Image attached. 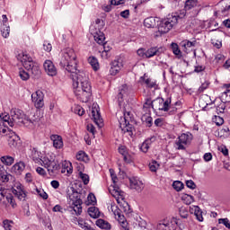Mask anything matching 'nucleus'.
Here are the masks:
<instances>
[{"mask_svg":"<svg viewBox=\"0 0 230 230\" xmlns=\"http://www.w3.org/2000/svg\"><path fill=\"white\" fill-rule=\"evenodd\" d=\"M152 139L154 138H147L142 143L140 150L144 152V154H146V152H148V150L150 149V146H152V143H154Z\"/></svg>","mask_w":230,"mask_h":230,"instance_id":"26","label":"nucleus"},{"mask_svg":"<svg viewBox=\"0 0 230 230\" xmlns=\"http://www.w3.org/2000/svg\"><path fill=\"white\" fill-rule=\"evenodd\" d=\"M88 215L91 217V218H99L100 209H98L96 207H90L88 208Z\"/></svg>","mask_w":230,"mask_h":230,"instance_id":"30","label":"nucleus"},{"mask_svg":"<svg viewBox=\"0 0 230 230\" xmlns=\"http://www.w3.org/2000/svg\"><path fill=\"white\" fill-rule=\"evenodd\" d=\"M16 189H13V193L17 197L18 200H26V197H28V192L24 190V186L22 184H18L15 186Z\"/></svg>","mask_w":230,"mask_h":230,"instance_id":"15","label":"nucleus"},{"mask_svg":"<svg viewBox=\"0 0 230 230\" xmlns=\"http://www.w3.org/2000/svg\"><path fill=\"white\" fill-rule=\"evenodd\" d=\"M78 226L84 230H89L91 229V226H89V225L87 223H85V221H84L83 219H78L77 221Z\"/></svg>","mask_w":230,"mask_h":230,"instance_id":"49","label":"nucleus"},{"mask_svg":"<svg viewBox=\"0 0 230 230\" xmlns=\"http://www.w3.org/2000/svg\"><path fill=\"white\" fill-rule=\"evenodd\" d=\"M31 101L34 102L36 109H42L44 107V93L38 90L31 94Z\"/></svg>","mask_w":230,"mask_h":230,"instance_id":"14","label":"nucleus"},{"mask_svg":"<svg viewBox=\"0 0 230 230\" xmlns=\"http://www.w3.org/2000/svg\"><path fill=\"white\" fill-rule=\"evenodd\" d=\"M219 224H224V226H225L227 229H230L229 219H227V218H221V219H219Z\"/></svg>","mask_w":230,"mask_h":230,"instance_id":"59","label":"nucleus"},{"mask_svg":"<svg viewBox=\"0 0 230 230\" xmlns=\"http://www.w3.org/2000/svg\"><path fill=\"white\" fill-rule=\"evenodd\" d=\"M181 16L177 13L169 14L165 19L162 20L158 24V31L160 33H168L177 22H179Z\"/></svg>","mask_w":230,"mask_h":230,"instance_id":"6","label":"nucleus"},{"mask_svg":"<svg viewBox=\"0 0 230 230\" xmlns=\"http://www.w3.org/2000/svg\"><path fill=\"white\" fill-rule=\"evenodd\" d=\"M87 130L88 132H90V134H92L93 136H94V134H96V128H94V126L93 124H88L87 125Z\"/></svg>","mask_w":230,"mask_h":230,"instance_id":"61","label":"nucleus"},{"mask_svg":"<svg viewBox=\"0 0 230 230\" xmlns=\"http://www.w3.org/2000/svg\"><path fill=\"white\" fill-rule=\"evenodd\" d=\"M77 161H82L83 163H89V155L84 151H79L75 155Z\"/></svg>","mask_w":230,"mask_h":230,"instance_id":"32","label":"nucleus"},{"mask_svg":"<svg viewBox=\"0 0 230 230\" xmlns=\"http://www.w3.org/2000/svg\"><path fill=\"white\" fill-rule=\"evenodd\" d=\"M51 141H53V146H55L56 148H62V146H64V142L62 141V137L58 136V135H52L50 137Z\"/></svg>","mask_w":230,"mask_h":230,"instance_id":"24","label":"nucleus"},{"mask_svg":"<svg viewBox=\"0 0 230 230\" xmlns=\"http://www.w3.org/2000/svg\"><path fill=\"white\" fill-rule=\"evenodd\" d=\"M171 48H172V53H174V55H176V56L181 55V49H179V45L177 43H172Z\"/></svg>","mask_w":230,"mask_h":230,"instance_id":"50","label":"nucleus"},{"mask_svg":"<svg viewBox=\"0 0 230 230\" xmlns=\"http://www.w3.org/2000/svg\"><path fill=\"white\" fill-rule=\"evenodd\" d=\"M186 186L190 190H195V188H197V184H195V181H193L192 180H188L186 181Z\"/></svg>","mask_w":230,"mask_h":230,"instance_id":"58","label":"nucleus"},{"mask_svg":"<svg viewBox=\"0 0 230 230\" xmlns=\"http://www.w3.org/2000/svg\"><path fill=\"white\" fill-rule=\"evenodd\" d=\"M95 42L97 44H104L105 43V34L102 32H99L98 34L93 35Z\"/></svg>","mask_w":230,"mask_h":230,"instance_id":"34","label":"nucleus"},{"mask_svg":"<svg viewBox=\"0 0 230 230\" xmlns=\"http://www.w3.org/2000/svg\"><path fill=\"white\" fill-rule=\"evenodd\" d=\"M5 199L9 204H11L12 208H16L17 204L15 203V199H13V196L12 194L5 195Z\"/></svg>","mask_w":230,"mask_h":230,"instance_id":"45","label":"nucleus"},{"mask_svg":"<svg viewBox=\"0 0 230 230\" xmlns=\"http://www.w3.org/2000/svg\"><path fill=\"white\" fill-rule=\"evenodd\" d=\"M79 179L83 181L84 184H89V176L86 173L79 172Z\"/></svg>","mask_w":230,"mask_h":230,"instance_id":"47","label":"nucleus"},{"mask_svg":"<svg viewBox=\"0 0 230 230\" xmlns=\"http://www.w3.org/2000/svg\"><path fill=\"white\" fill-rule=\"evenodd\" d=\"M179 213L181 218H188V217H190V214L188 213V209L184 207L180 208Z\"/></svg>","mask_w":230,"mask_h":230,"instance_id":"44","label":"nucleus"},{"mask_svg":"<svg viewBox=\"0 0 230 230\" xmlns=\"http://www.w3.org/2000/svg\"><path fill=\"white\" fill-rule=\"evenodd\" d=\"M145 84L149 89H157V83L150 78L146 79Z\"/></svg>","mask_w":230,"mask_h":230,"instance_id":"39","label":"nucleus"},{"mask_svg":"<svg viewBox=\"0 0 230 230\" xmlns=\"http://www.w3.org/2000/svg\"><path fill=\"white\" fill-rule=\"evenodd\" d=\"M177 227V219H164L156 226L157 230H175Z\"/></svg>","mask_w":230,"mask_h":230,"instance_id":"11","label":"nucleus"},{"mask_svg":"<svg viewBox=\"0 0 230 230\" xmlns=\"http://www.w3.org/2000/svg\"><path fill=\"white\" fill-rule=\"evenodd\" d=\"M181 200L182 202H184V204H186L187 206H190V204H191L192 202L195 201V199H193V196L189 195V194H183L181 196Z\"/></svg>","mask_w":230,"mask_h":230,"instance_id":"35","label":"nucleus"},{"mask_svg":"<svg viewBox=\"0 0 230 230\" xmlns=\"http://www.w3.org/2000/svg\"><path fill=\"white\" fill-rule=\"evenodd\" d=\"M1 177H2L3 182H8V181H10V178H12V175L5 172V173H2Z\"/></svg>","mask_w":230,"mask_h":230,"instance_id":"62","label":"nucleus"},{"mask_svg":"<svg viewBox=\"0 0 230 230\" xmlns=\"http://www.w3.org/2000/svg\"><path fill=\"white\" fill-rule=\"evenodd\" d=\"M113 213H114L115 217H118V220H119L121 227L124 230H129L128 223L127 222V220H125V216L121 215V212H119V209L116 208Z\"/></svg>","mask_w":230,"mask_h":230,"instance_id":"22","label":"nucleus"},{"mask_svg":"<svg viewBox=\"0 0 230 230\" xmlns=\"http://www.w3.org/2000/svg\"><path fill=\"white\" fill-rule=\"evenodd\" d=\"M43 48H44V49H45L48 53H49V51H51V49H53V47L51 46V44H50V43H48V41H45V42L43 43Z\"/></svg>","mask_w":230,"mask_h":230,"instance_id":"63","label":"nucleus"},{"mask_svg":"<svg viewBox=\"0 0 230 230\" xmlns=\"http://www.w3.org/2000/svg\"><path fill=\"white\" fill-rule=\"evenodd\" d=\"M88 62L90 66H92L93 71H98L100 69V63H98V58H96L95 57H90L88 58Z\"/></svg>","mask_w":230,"mask_h":230,"instance_id":"29","label":"nucleus"},{"mask_svg":"<svg viewBox=\"0 0 230 230\" xmlns=\"http://www.w3.org/2000/svg\"><path fill=\"white\" fill-rule=\"evenodd\" d=\"M90 33L93 36L98 35V33H102V31L100 30V26H98V25H92L90 27Z\"/></svg>","mask_w":230,"mask_h":230,"instance_id":"43","label":"nucleus"},{"mask_svg":"<svg viewBox=\"0 0 230 230\" xmlns=\"http://www.w3.org/2000/svg\"><path fill=\"white\" fill-rule=\"evenodd\" d=\"M194 215H195L197 220H199V222L204 221V217H202V210L200 209L199 207H198V209H196V212H194Z\"/></svg>","mask_w":230,"mask_h":230,"instance_id":"46","label":"nucleus"},{"mask_svg":"<svg viewBox=\"0 0 230 230\" xmlns=\"http://www.w3.org/2000/svg\"><path fill=\"white\" fill-rule=\"evenodd\" d=\"M19 76L21 80H23V82H26V80H30V74L26 72L24 69H20Z\"/></svg>","mask_w":230,"mask_h":230,"instance_id":"41","label":"nucleus"},{"mask_svg":"<svg viewBox=\"0 0 230 230\" xmlns=\"http://www.w3.org/2000/svg\"><path fill=\"white\" fill-rule=\"evenodd\" d=\"M181 48H182L183 51H188L190 48H195L197 46V40L190 41L188 40H184L180 43Z\"/></svg>","mask_w":230,"mask_h":230,"instance_id":"25","label":"nucleus"},{"mask_svg":"<svg viewBox=\"0 0 230 230\" xmlns=\"http://www.w3.org/2000/svg\"><path fill=\"white\" fill-rule=\"evenodd\" d=\"M92 118L97 127H99L100 128L103 127V119H102V115L100 114V106L94 103L92 107Z\"/></svg>","mask_w":230,"mask_h":230,"instance_id":"13","label":"nucleus"},{"mask_svg":"<svg viewBox=\"0 0 230 230\" xmlns=\"http://www.w3.org/2000/svg\"><path fill=\"white\" fill-rule=\"evenodd\" d=\"M123 88L120 90V92L118 94V99L119 102L123 101V96H125V93L127 91V86H122Z\"/></svg>","mask_w":230,"mask_h":230,"instance_id":"55","label":"nucleus"},{"mask_svg":"<svg viewBox=\"0 0 230 230\" xmlns=\"http://www.w3.org/2000/svg\"><path fill=\"white\" fill-rule=\"evenodd\" d=\"M25 168L24 163L20 162L15 164L13 167H12V172H13L14 173H16L17 175H20V173L22 172H23Z\"/></svg>","mask_w":230,"mask_h":230,"instance_id":"27","label":"nucleus"},{"mask_svg":"<svg viewBox=\"0 0 230 230\" xmlns=\"http://www.w3.org/2000/svg\"><path fill=\"white\" fill-rule=\"evenodd\" d=\"M111 69L110 74L111 76H116L119 71H121V67H123V63L121 62V59H115L111 64Z\"/></svg>","mask_w":230,"mask_h":230,"instance_id":"17","label":"nucleus"},{"mask_svg":"<svg viewBox=\"0 0 230 230\" xmlns=\"http://www.w3.org/2000/svg\"><path fill=\"white\" fill-rule=\"evenodd\" d=\"M119 153L123 156L125 163H130L128 155H127V148L125 146L119 147Z\"/></svg>","mask_w":230,"mask_h":230,"instance_id":"37","label":"nucleus"},{"mask_svg":"<svg viewBox=\"0 0 230 230\" xmlns=\"http://www.w3.org/2000/svg\"><path fill=\"white\" fill-rule=\"evenodd\" d=\"M3 225H4V228L5 230H12V225H10V221L9 220H4L3 222Z\"/></svg>","mask_w":230,"mask_h":230,"instance_id":"64","label":"nucleus"},{"mask_svg":"<svg viewBox=\"0 0 230 230\" xmlns=\"http://www.w3.org/2000/svg\"><path fill=\"white\" fill-rule=\"evenodd\" d=\"M36 191H37L38 195L40 196L41 199H43V200H48V193H46V191H44V190L36 189Z\"/></svg>","mask_w":230,"mask_h":230,"instance_id":"52","label":"nucleus"},{"mask_svg":"<svg viewBox=\"0 0 230 230\" xmlns=\"http://www.w3.org/2000/svg\"><path fill=\"white\" fill-rule=\"evenodd\" d=\"M75 114H78V116H84V114H85V110H84V108L81 106H77L75 109Z\"/></svg>","mask_w":230,"mask_h":230,"instance_id":"56","label":"nucleus"},{"mask_svg":"<svg viewBox=\"0 0 230 230\" xmlns=\"http://www.w3.org/2000/svg\"><path fill=\"white\" fill-rule=\"evenodd\" d=\"M129 118H130V111H126L124 112L123 117L119 118V128L122 130V132H124V134L128 132V136H132V130L134 128L128 121Z\"/></svg>","mask_w":230,"mask_h":230,"instance_id":"10","label":"nucleus"},{"mask_svg":"<svg viewBox=\"0 0 230 230\" xmlns=\"http://www.w3.org/2000/svg\"><path fill=\"white\" fill-rule=\"evenodd\" d=\"M89 204H96V196L94 194L90 193L87 197Z\"/></svg>","mask_w":230,"mask_h":230,"instance_id":"57","label":"nucleus"},{"mask_svg":"<svg viewBox=\"0 0 230 230\" xmlns=\"http://www.w3.org/2000/svg\"><path fill=\"white\" fill-rule=\"evenodd\" d=\"M199 6V0H186L184 3V11L190 12V10H195Z\"/></svg>","mask_w":230,"mask_h":230,"instance_id":"23","label":"nucleus"},{"mask_svg":"<svg viewBox=\"0 0 230 230\" xmlns=\"http://www.w3.org/2000/svg\"><path fill=\"white\" fill-rule=\"evenodd\" d=\"M68 199V209L72 215H76L77 217L82 215V205L84 201L82 200V194H80L74 187H70L67 190Z\"/></svg>","mask_w":230,"mask_h":230,"instance_id":"3","label":"nucleus"},{"mask_svg":"<svg viewBox=\"0 0 230 230\" xmlns=\"http://www.w3.org/2000/svg\"><path fill=\"white\" fill-rule=\"evenodd\" d=\"M18 60H20L25 69L27 71H31L32 76L34 78H39L40 76V67L35 62H33V58L30 57V55L22 52L17 57Z\"/></svg>","mask_w":230,"mask_h":230,"instance_id":"5","label":"nucleus"},{"mask_svg":"<svg viewBox=\"0 0 230 230\" xmlns=\"http://www.w3.org/2000/svg\"><path fill=\"white\" fill-rule=\"evenodd\" d=\"M96 226L101 229H107V230H110L111 227V224L103 219H98L96 221Z\"/></svg>","mask_w":230,"mask_h":230,"instance_id":"33","label":"nucleus"},{"mask_svg":"<svg viewBox=\"0 0 230 230\" xmlns=\"http://www.w3.org/2000/svg\"><path fill=\"white\" fill-rule=\"evenodd\" d=\"M212 119H213V122L216 123L217 127L224 125V119L220 116H215Z\"/></svg>","mask_w":230,"mask_h":230,"instance_id":"48","label":"nucleus"},{"mask_svg":"<svg viewBox=\"0 0 230 230\" xmlns=\"http://www.w3.org/2000/svg\"><path fill=\"white\" fill-rule=\"evenodd\" d=\"M36 172L39 175H41V177H46V175H47L46 170H44V168H42V167H37Z\"/></svg>","mask_w":230,"mask_h":230,"instance_id":"60","label":"nucleus"},{"mask_svg":"<svg viewBox=\"0 0 230 230\" xmlns=\"http://www.w3.org/2000/svg\"><path fill=\"white\" fill-rule=\"evenodd\" d=\"M42 165L46 168L50 175H54L60 170V164L53 158L43 157Z\"/></svg>","mask_w":230,"mask_h":230,"instance_id":"9","label":"nucleus"},{"mask_svg":"<svg viewBox=\"0 0 230 230\" xmlns=\"http://www.w3.org/2000/svg\"><path fill=\"white\" fill-rule=\"evenodd\" d=\"M8 119H10V115L4 113L0 115V137L3 136V134H6Z\"/></svg>","mask_w":230,"mask_h":230,"instance_id":"18","label":"nucleus"},{"mask_svg":"<svg viewBox=\"0 0 230 230\" xmlns=\"http://www.w3.org/2000/svg\"><path fill=\"white\" fill-rule=\"evenodd\" d=\"M217 136L219 137H223V136H229V128L227 127H225L223 128H221L219 131H218V134Z\"/></svg>","mask_w":230,"mask_h":230,"instance_id":"51","label":"nucleus"},{"mask_svg":"<svg viewBox=\"0 0 230 230\" xmlns=\"http://www.w3.org/2000/svg\"><path fill=\"white\" fill-rule=\"evenodd\" d=\"M130 188L131 190H136V191H143L145 185L143 184V181H141L137 178H130Z\"/></svg>","mask_w":230,"mask_h":230,"instance_id":"20","label":"nucleus"},{"mask_svg":"<svg viewBox=\"0 0 230 230\" xmlns=\"http://www.w3.org/2000/svg\"><path fill=\"white\" fill-rule=\"evenodd\" d=\"M172 188L177 191H181L184 189V183L180 181H173Z\"/></svg>","mask_w":230,"mask_h":230,"instance_id":"42","label":"nucleus"},{"mask_svg":"<svg viewBox=\"0 0 230 230\" xmlns=\"http://www.w3.org/2000/svg\"><path fill=\"white\" fill-rule=\"evenodd\" d=\"M61 56L59 65L65 67L68 73H71L70 78L73 81L74 94L77 100H80L83 103H87L93 96V91L89 76L85 75V72L76 68L78 64L76 53L73 49L67 48L62 50Z\"/></svg>","mask_w":230,"mask_h":230,"instance_id":"1","label":"nucleus"},{"mask_svg":"<svg viewBox=\"0 0 230 230\" xmlns=\"http://www.w3.org/2000/svg\"><path fill=\"white\" fill-rule=\"evenodd\" d=\"M221 102L223 103H229L230 102V90H226L221 94Z\"/></svg>","mask_w":230,"mask_h":230,"instance_id":"38","label":"nucleus"},{"mask_svg":"<svg viewBox=\"0 0 230 230\" xmlns=\"http://www.w3.org/2000/svg\"><path fill=\"white\" fill-rule=\"evenodd\" d=\"M113 190H111V195L115 198L117 197H121V190L119 189V187H118L116 185V183H114V185L112 186Z\"/></svg>","mask_w":230,"mask_h":230,"instance_id":"40","label":"nucleus"},{"mask_svg":"<svg viewBox=\"0 0 230 230\" xmlns=\"http://www.w3.org/2000/svg\"><path fill=\"white\" fill-rule=\"evenodd\" d=\"M159 168V164H157L155 161H153L149 164V170L150 172H157V169Z\"/></svg>","mask_w":230,"mask_h":230,"instance_id":"53","label":"nucleus"},{"mask_svg":"<svg viewBox=\"0 0 230 230\" xmlns=\"http://www.w3.org/2000/svg\"><path fill=\"white\" fill-rule=\"evenodd\" d=\"M1 33L4 39H8V37H10V26L3 24L1 27Z\"/></svg>","mask_w":230,"mask_h":230,"instance_id":"36","label":"nucleus"},{"mask_svg":"<svg viewBox=\"0 0 230 230\" xmlns=\"http://www.w3.org/2000/svg\"><path fill=\"white\" fill-rule=\"evenodd\" d=\"M170 105H172L171 98L164 101V99L158 97L152 101V109L155 111H163L164 112H168V111H170Z\"/></svg>","mask_w":230,"mask_h":230,"instance_id":"8","label":"nucleus"},{"mask_svg":"<svg viewBox=\"0 0 230 230\" xmlns=\"http://www.w3.org/2000/svg\"><path fill=\"white\" fill-rule=\"evenodd\" d=\"M191 141H193V135L191 133H182L175 141L177 150H185L186 146L191 144Z\"/></svg>","mask_w":230,"mask_h":230,"instance_id":"7","label":"nucleus"},{"mask_svg":"<svg viewBox=\"0 0 230 230\" xmlns=\"http://www.w3.org/2000/svg\"><path fill=\"white\" fill-rule=\"evenodd\" d=\"M208 87H209V82L206 81L199 86V88L198 89V93H204V91H206Z\"/></svg>","mask_w":230,"mask_h":230,"instance_id":"54","label":"nucleus"},{"mask_svg":"<svg viewBox=\"0 0 230 230\" xmlns=\"http://www.w3.org/2000/svg\"><path fill=\"white\" fill-rule=\"evenodd\" d=\"M18 60H20L25 69L27 71H31L32 76L34 78H39L40 76V67L35 62H33V58L30 57V55L22 52L17 57Z\"/></svg>","mask_w":230,"mask_h":230,"instance_id":"4","label":"nucleus"},{"mask_svg":"<svg viewBox=\"0 0 230 230\" xmlns=\"http://www.w3.org/2000/svg\"><path fill=\"white\" fill-rule=\"evenodd\" d=\"M144 26H146V28H155V26H157V24L155 23V18L148 17L145 19Z\"/></svg>","mask_w":230,"mask_h":230,"instance_id":"31","label":"nucleus"},{"mask_svg":"<svg viewBox=\"0 0 230 230\" xmlns=\"http://www.w3.org/2000/svg\"><path fill=\"white\" fill-rule=\"evenodd\" d=\"M164 49L158 47H151L146 51V58H152V57H159Z\"/></svg>","mask_w":230,"mask_h":230,"instance_id":"19","label":"nucleus"},{"mask_svg":"<svg viewBox=\"0 0 230 230\" xmlns=\"http://www.w3.org/2000/svg\"><path fill=\"white\" fill-rule=\"evenodd\" d=\"M43 67L49 76H57V67L53 64V61L46 60L43 64Z\"/></svg>","mask_w":230,"mask_h":230,"instance_id":"16","label":"nucleus"},{"mask_svg":"<svg viewBox=\"0 0 230 230\" xmlns=\"http://www.w3.org/2000/svg\"><path fill=\"white\" fill-rule=\"evenodd\" d=\"M0 161L3 163V164H5V166H12V164H13L15 162V158L10 155H4L0 158Z\"/></svg>","mask_w":230,"mask_h":230,"instance_id":"28","label":"nucleus"},{"mask_svg":"<svg viewBox=\"0 0 230 230\" xmlns=\"http://www.w3.org/2000/svg\"><path fill=\"white\" fill-rule=\"evenodd\" d=\"M230 10V0H223L217 4V10L215 12V15L225 17L229 13Z\"/></svg>","mask_w":230,"mask_h":230,"instance_id":"12","label":"nucleus"},{"mask_svg":"<svg viewBox=\"0 0 230 230\" xmlns=\"http://www.w3.org/2000/svg\"><path fill=\"white\" fill-rule=\"evenodd\" d=\"M40 118L37 115H31L26 117L24 112L19 109H13L11 111V118L9 117L8 125L9 127H13V125H24L28 128H35L39 125Z\"/></svg>","mask_w":230,"mask_h":230,"instance_id":"2","label":"nucleus"},{"mask_svg":"<svg viewBox=\"0 0 230 230\" xmlns=\"http://www.w3.org/2000/svg\"><path fill=\"white\" fill-rule=\"evenodd\" d=\"M20 143H21V138L19 137V136H17V134L12 133L8 137V145L10 148H17Z\"/></svg>","mask_w":230,"mask_h":230,"instance_id":"21","label":"nucleus"}]
</instances>
